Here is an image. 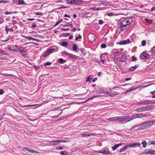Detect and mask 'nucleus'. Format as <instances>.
Listing matches in <instances>:
<instances>
[{"label": "nucleus", "mask_w": 155, "mask_h": 155, "mask_svg": "<svg viewBox=\"0 0 155 155\" xmlns=\"http://www.w3.org/2000/svg\"><path fill=\"white\" fill-rule=\"evenodd\" d=\"M89 41L90 43H93L96 40V36L93 33H90L88 34L87 36Z\"/></svg>", "instance_id": "nucleus-6"}, {"label": "nucleus", "mask_w": 155, "mask_h": 155, "mask_svg": "<svg viewBox=\"0 0 155 155\" xmlns=\"http://www.w3.org/2000/svg\"><path fill=\"white\" fill-rule=\"evenodd\" d=\"M23 148L25 149L26 150H27V151H28L29 152L31 153H38V152L37 151H34L32 150H31L29 149L27 147H24Z\"/></svg>", "instance_id": "nucleus-21"}, {"label": "nucleus", "mask_w": 155, "mask_h": 155, "mask_svg": "<svg viewBox=\"0 0 155 155\" xmlns=\"http://www.w3.org/2000/svg\"><path fill=\"white\" fill-rule=\"evenodd\" d=\"M74 0H66L67 2L68 3L71 5H74Z\"/></svg>", "instance_id": "nucleus-28"}, {"label": "nucleus", "mask_w": 155, "mask_h": 155, "mask_svg": "<svg viewBox=\"0 0 155 155\" xmlns=\"http://www.w3.org/2000/svg\"><path fill=\"white\" fill-rule=\"evenodd\" d=\"M137 66L136 65L134 66H132L129 68V70L130 71H132L134 70L136 68H137Z\"/></svg>", "instance_id": "nucleus-26"}, {"label": "nucleus", "mask_w": 155, "mask_h": 155, "mask_svg": "<svg viewBox=\"0 0 155 155\" xmlns=\"http://www.w3.org/2000/svg\"><path fill=\"white\" fill-rule=\"evenodd\" d=\"M81 135L83 137H87L93 135V134H85L84 133H83Z\"/></svg>", "instance_id": "nucleus-25"}, {"label": "nucleus", "mask_w": 155, "mask_h": 155, "mask_svg": "<svg viewBox=\"0 0 155 155\" xmlns=\"http://www.w3.org/2000/svg\"><path fill=\"white\" fill-rule=\"evenodd\" d=\"M52 64L51 62H47L45 63L44 64L45 66H49Z\"/></svg>", "instance_id": "nucleus-39"}, {"label": "nucleus", "mask_w": 155, "mask_h": 155, "mask_svg": "<svg viewBox=\"0 0 155 155\" xmlns=\"http://www.w3.org/2000/svg\"><path fill=\"white\" fill-rule=\"evenodd\" d=\"M57 149L59 150H62L63 149V148L62 147H57Z\"/></svg>", "instance_id": "nucleus-60"}, {"label": "nucleus", "mask_w": 155, "mask_h": 155, "mask_svg": "<svg viewBox=\"0 0 155 155\" xmlns=\"http://www.w3.org/2000/svg\"><path fill=\"white\" fill-rule=\"evenodd\" d=\"M77 47L76 45H74L73 46V49L74 51H75L77 50Z\"/></svg>", "instance_id": "nucleus-35"}, {"label": "nucleus", "mask_w": 155, "mask_h": 155, "mask_svg": "<svg viewBox=\"0 0 155 155\" xmlns=\"http://www.w3.org/2000/svg\"><path fill=\"white\" fill-rule=\"evenodd\" d=\"M55 50L54 48H49L47 49L46 51L44 52L43 56L44 57H46L49 54H51Z\"/></svg>", "instance_id": "nucleus-8"}, {"label": "nucleus", "mask_w": 155, "mask_h": 155, "mask_svg": "<svg viewBox=\"0 0 155 155\" xmlns=\"http://www.w3.org/2000/svg\"><path fill=\"white\" fill-rule=\"evenodd\" d=\"M140 145V143H130L128 145L125 146L121 148L120 150V152H122L123 151L125 150L129 147L131 148H135L137 147H139Z\"/></svg>", "instance_id": "nucleus-4"}, {"label": "nucleus", "mask_w": 155, "mask_h": 155, "mask_svg": "<svg viewBox=\"0 0 155 155\" xmlns=\"http://www.w3.org/2000/svg\"><path fill=\"white\" fill-rule=\"evenodd\" d=\"M133 21V19L131 18H127L121 20L120 23L121 26L120 28L121 30L123 31L124 30L127 26L130 25Z\"/></svg>", "instance_id": "nucleus-2"}, {"label": "nucleus", "mask_w": 155, "mask_h": 155, "mask_svg": "<svg viewBox=\"0 0 155 155\" xmlns=\"http://www.w3.org/2000/svg\"><path fill=\"white\" fill-rule=\"evenodd\" d=\"M49 101H43L40 104H33V105H24V106H23L24 107H32L34 106H36L37 107H39L40 106H41V105L45 104H46Z\"/></svg>", "instance_id": "nucleus-9"}, {"label": "nucleus", "mask_w": 155, "mask_h": 155, "mask_svg": "<svg viewBox=\"0 0 155 155\" xmlns=\"http://www.w3.org/2000/svg\"><path fill=\"white\" fill-rule=\"evenodd\" d=\"M100 153H102L103 154H107L109 153V150L107 147H105L103 148L101 151L97 152Z\"/></svg>", "instance_id": "nucleus-10"}, {"label": "nucleus", "mask_w": 155, "mask_h": 155, "mask_svg": "<svg viewBox=\"0 0 155 155\" xmlns=\"http://www.w3.org/2000/svg\"><path fill=\"white\" fill-rule=\"evenodd\" d=\"M81 38V36L80 35L78 36V37L75 38V40H76L77 41L78 40V39Z\"/></svg>", "instance_id": "nucleus-53"}, {"label": "nucleus", "mask_w": 155, "mask_h": 155, "mask_svg": "<svg viewBox=\"0 0 155 155\" xmlns=\"http://www.w3.org/2000/svg\"><path fill=\"white\" fill-rule=\"evenodd\" d=\"M101 47L102 48H105L106 47V45L105 44H102L101 45Z\"/></svg>", "instance_id": "nucleus-48"}, {"label": "nucleus", "mask_w": 155, "mask_h": 155, "mask_svg": "<svg viewBox=\"0 0 155 155\" xmlns=\"http://www.w3.org/2000/svg\"><path fill=\"white\" fill-rule=\"evenodd\" d=\"M153 121H148L141 123L139 124V126L141 127L142 129H145L149 128L153 124Z\"/></svg>", "instance_id": "nucleus-5"}, {"label": "nucleus", "mask_w": 155, "mask_h": 155, "mask_svg": "<svg viewBox=\"0 0 155 155\" xmlns=\"http://www.w3.org/2000/svg\"><path fill=\"white\" fill-rule=\"evenodd\" d=\"M61 108V107L58 106L57 108H55L53 109L52 110H54L57 109H59Z\"/></svg>", "instance_id": "nucleus-57"}, {"label": "nucleus", "mask_w": 155, "mask_h": 155, "mask_svg": "<svg viewBox=\"0 0 155 155\" xmlns=\"http://www.w3.org/2000/svg\"><path fill=\"white\" fill-rule=\"evenodd\" d=\"M146 41H145L143 40L142 41L141 44L143 46H145L146 45Z\"/></svg>", "instance_id": "nucleus-43"}, {"label": "nucleus", "mask_w": 155, "mask_h": 155, "mask_svg": "<svg viewBox=\"0 0 155 155\" xmlns=\"http://www.w3.org/2000/svg\"><path fill=\"white\" fill-rule=\"evenodd\" d=\"M130 41L129 39H127L126 40L121 41L119 43L120 45H124L129 44L130 43Z\"/></svg>", "instance_id": "nucleus-13"}, {"label": "nucleus", "mask_w": 155, "mask_h": 155, "mask_svg": "<svg viewBox=\"0 0 155 155\" xmlns=\"http://www.w3.org/2000/svg\"><path fill=\"white\" fill-rule=\"evenodd\" d=\"M142 144H143V148H145L147 145V142L146 141H143L142 142Z\"/></svg>", "instance_id": "nucleus-33"}, {"label": "nucleus", "mask_w": 155, "mask_h": 155, "mask_svg": "<svg viewBox=\"0 0 155 155\" xmlns=\"http://www.w3.org/2000/svg\"><path fill=\"white\" fill-rule=\"evenodd\" d=\"M139 87L140 86H137V87H135V88H130V89H128L127 90H126L125 91L124 93L126 94V93H127L128 92L131 91L136 89L138 88H139Z\"/></svg>", "instance_id": "nucleus-23"}, {"label": "nucleus", "mask_w": 155, "mask_h": 155, "mask_svg": "<svg viewBox=\"0 0 155 155\" xmlns=\"http://www.w3.org/2000/svg\"><path fill=\"white\" fill-rule=\"evenodd\" d=\"M7 48L9 51H17V47L16 45H10L8 46Z\"/></svg>", "instance_id": "nucleus-11"}, {"label": "nucleus", "mask_w": 155, "mask_h": 155, "mask_svg": "<svg viewBox=\"0 0 155 155\" xmlns=\"http://www.w3.org/2000/svg\"><path fill=\"white\" fill-rule=\"evenodd\" d=\"M107 120H109L111 121H117V117H110L109 118H107Z\"/></svg>", "instance_id": "nucleus-20"}, {"label": "nucleus", "mask_w": 155, "mask_h": 155, "mask_svg": "<svg viewBox=\"0 0 155 155\" xmlns=\"http://www.w3.org/2000/svg\"><path fill=\"white\" fill-rule=\"evenodd\" d=\"M61 155H68L67 152L65 151H62L61 153Z\"/></svg>", "instance_id": "nucleus-38"}, {"label": "nucleus", "mask_w": 155, "mask_h": 155, "mask_svg": "<svg viewBox=\"0 0 155 155\" xmlns=\"http://www.w3.org/2000/svg\"><path fill=\"white\" fill-rule=\"evenodd\" d=\"M115 59L118 61L125 62L126 60V57L125 54L119 51L114 49L113 51Z\"/></svg>", "instance_id": "nucleus-1"}, {"label": "nucleus", "mask_w": 155, "mask_h": 155, "mask_svg": "<svg viewBox=\"0 0 155 155\" xmlns=\"http://www.w3.org/2000/svg\"><path fill=\"white\" fill-rule=\"evenodd\" d=\"M18 2L20 5H23L24 3V1L23 0H19Z\"/></svg>", "instance_id": "nucleus-40"}, {"label": "nucleus", "mask_w": 155, "mask_h": 155, "mask_svg": "<svg viewBox=\"0 0 155 155\" xmlns=\"http://www.w3.org/2000/svg\"><path fill=\"white\" fill-rule=\"evenodd\" d=\"M145 153L146 154H153L155 153V150H148V151L145 152Z\"/></svg>", "instance_id": "nucleus-19"}, {"label": "nucleus", "mask_w": 155, "mask_h": 155, "mask_svg": "<svg viewBox=\"0 0 155 155\" xmlns=\"http://www.w3.org/2000/svg\"><path fill=\"white\" fill-rule=\"evenodd\" d=\"M60 63L61 64H63L66 61L65 60H64L61 58H59L58 59Z\"/></svg>", "instance_id": "nucleus-29"}, {"label": "nucleus", "mask_w": 155, "mask_h": 155, "mask_svg": "<svg viewBox=\"0 0 155 155\" xmlns=\"http://www.w3.org/2000/svg\"><path fill=\"white\" fill-rule=\"evenodd\" d=\"M149 143H150V145L153 144L155 145V141L154 140H152L151 141H149Z\"/></svg>", "instance_id": "nucleus-36"}, {"label": "nucleus", "mask_w": 155, "mask_h": 155, "mask_svg": "<svg viewBox=\"0 0 155 155\" xmlns=\"http://www.w3.org/2000/svg\"><path fill=\"white\" fill-rule=\"evenodd\" d=\"M12 13V12H5V14L6 15H8V14H11Z\"/></svg>", "instance_id": "nucleus-52"}, {"label": "nucleus", "mask_w": 155, "mask_h": 155, "mask_svg": "<svg viewBox=\"0 0 155 155\" xmlns=\"http://www.w3.org/2000/svg\"><path fill=\"white\" fill-rule=\"evenodd\" d=\"M117 120L119 122L123 121L122 116L117 117Z\"/></svg>", "instance_id": "nucleus-30"}, {"label": "nucleus", "mask_w": 155, "mask_h": 155, "mask_svg": "<svg viewBox=\"0 0 155 155\" xmlns=\"http://www.w3.org/2000/svg\"><path fill=\"white\" fill-rule=\"evenodd\" d=\"M60 23V22L59 21H58L57 22L55 23V25H54V27L57 26Z\"/></svg>", "instance_id": "nucleus-54"}, {"label": "nucleus", "mask_w": 155, "mask_h": 155, "mask_svg": "<svg viewBox=\"0 0 155 155\" xmlns=\"http://www.w3.org/2000/svg\"><path fill=\"white\" fill-rule=\"evenodd\" d=\"M113 13L112 12H109L107 13V15L109 16H112L113 15Z\"/></svg>", "instance_id": "nucleus-51"}, {"label": "nucleus", "mask_w": 155, "mask_h": 155, "mask_svg": "<svg viewBox=\"0 0 155 155\" xmlns=\"http://www.w3.org/2000/svg\"><path fill=\"white\" fill-rule=\"evenodd\" d=\"M82 1L81 0H74V4L79 5L82 4Z\"/></svg>", "instance_id": "nucleus-18"}, {"label": "nucleus", "mask_w": 155, "mask_h": 155, "mask_svg": "<svg viewBox=\"0 0 155 155\" xmlns=\"http://www.w3.org/2000/svg\"><path fill=\"white\" fill-rule=\"evenodd\" d=\"M23 37H24L26 38H28L29 40H33L37 41H38V40H37V39H35L32 37H27V36H24Z\"/></svg>", "instance_id": "nucleus-27"}, {"label": "nucleus", "mask_w": 155, "mask_h": 155, "mask_svg": "<svg viewBox=\"0 0 155 155\" xmlns=\"http://www.w3.org/2000/svg\"><path fill=\"white\" fill-rule=\"evenodd\" d=\"M149 55L147 53H142L140 55V57L143 59H146L148 58Z\"/></svg>", "instance_id": "nucleus-14"}, {"label": "nucleus", "mask_w": 155, "mask_h": 155, "mask_svg": "<svg viewBox=\"0 0 155 155\" xmlns=\"http://www.w3.org/2000/svg\"><path fill=\"white\" fill-rule=\"evenodd\" d=\"M91 80H92V79L90 78V76H89V77H88L86 79V81L87 82V81H89V82H91Z\"/></svg>", "instance_id": "nucleus-45"}, {"label": "nucleus", "mask_w": 155, "mask_h": 155, "mask_svg": "<svg viewBox=\"0 0 155 155\" xmlns=\"http://www.w3.org/2000/svg\"><path fill=\"white\" fill-rule=\"evenodd\" d=\"M34 68L36 70H37L39 69V67L38 66H37L36 65H34Z\"/></svg>", "instance_id": "nucleus-50"}, {"label": "nucleus", "mask_w": 155, "mask_h": 155, "mask_svg": "<svg viewBox=\"0 0 155 155\" xmlns=\"http://www.w3.org/2000/svg\"><path fill=\"white\" fill-rule=\"evenodd\" d=\"M35 14L36 15H43V13L41 12H37Z\"/></svg>", "instance_id": "nucleus-46"}, {"label": "nucleus", "mask_w": 155, "mask_h": 155, "mask_svg": "<svg viewBox=\"0 0 155 155\" xmlns=\"http://www.w3.org/2000/svg\"><path fill=\"white\" fill-rule=\"evenodd\" d=\"M65 26H67V27H69L70 26L71 27H73V25H72V24H69L68 23H67L66 25H65Z\"/></svg>", "instance_id": "nucleus-47"}, {"label": "nucleus", "mask_w": 155, "mask_h": 155, "mask_svg": "<svg viewBox=\"0 0 155 155\" xmlns=\"http://www.w3.org/2000/svg\"><path fill=\"white\" fill-rule=\"evenodd\" d=\"M150 52L152 54H155V46H153V48L151 49Z\"/></svg>", "instance_id": "nucleus-31"}, {"label": "nucleus", "mask_w": 155, "mask_h": 155, "mask_svg": "<svg viewBox=\"0 0 155 155\" xmlns=\"http://www.w3.org/2000/svg\"><path fill=\"white\" fill-rule=\"evenodd\" d=\"M119 94V93L118 92H115V93H112L111 94V96H114L115 95H118Z\"/></svg>", "instance_id": "nucleus-42"}, {"label": "nucleus", "mask_w": 155, "mask_h": 155, "mask_svg": "<svg viewBox=\"0 0 155 155\" xmlns=\"http://www.w3.org/2000/svg\"><path fill=\"white\" fill-rule=\"evenodd\" d=\"M137 118V114L133 115L132 117H130V120L128 121H130L134 119Z\"/></svg>", "instance_id": "nucleus-22"}, {"label": "nucleus", "mask_w": 155, "mask_h": 155, "mask_svg": "<svg viewBox=\"0 0 155 155\" xmlns=\"http://www.w3.org/2000/svg\"><path fill=\"white\" fill-rule=\"evenodd\" d=\"M7 26H6L5 27V30L6 31V33H8V31H10L11 32H13V29L11 28H7Z\"/></svg>", "instance_id": "nucleus-24"}, {"label": "nucleus", "mask_w": 155, "mask_h": 155, "mask_svg": "<svg viewBox=\"0 0 155 155\" xmlns=\"http://www.w3.org/2000/svg\"><path fill=\"white\" fill-rule=\"evenodd\" d=\"M137 118H140L145 117L147 116V114H143V113L137 114Z\"/></svg>", "instance_id": "nucleus-15"}, {"label": "nucleus", "mask_w": 155, "mask_h": 155, "mask_svg": "<svg viewBox=\"0 0 155 155\" xmlns=\"http://www.w3.org/2000/svg\"><path fill=\"white\" fill-rule=\"evenodd\" d=\"M103 21L101 20H100L99 21V24L100 25L102 24H103Z\"/></svg>", "instance_id": "nucleus-55"}, {"label": "nucleus", "mask_w": 155, "mask_h": 155, "mask_svg": "<svg viewBox=\"0 0 155 155\" xmlns=\"http://www.w3.org/2000/svg\"><path fill=\"white\" fill-rule=\"evenodd\" d=\"M3 94V90L2 89H0V95H2Z\"/></svg>", "instance_id": "nucleus-56"}, {"label": "nucleus", "mask_w": 155, "mask_h": 155, "mask_svg": "<svg viewBox=\"0 0 155 155\" xmlns=\"http://www.w3.org/2000/svg\"><path fill=\"white\" fill-rule=\"evenodd\" d=\"M70 35V34L69 33H66L64 34V35L65 36H69Z\"/></svg>", "instance_id": "nucleus-62"}, {"label": "nucleus", "mask_w": 155, "mask_h": 155, "mask_svg": "<svg viewBox=\"0 0 155 155\" xmlns=\"http://www.w3.org/2000/svg\"><path fill=\"white\" fill-rule=\"evenodd\" d=\"M51 143L50 145L51 146H55L58 145L59 143L61 142H67V141L66 140H53L50 141Z\"/></svg>", "instance_id": "nucleus-7"}, {"label": "nucleus", "mask_w": 155, "mask_h": 155, "mask_svg": "<svg viewBox=\"0 0 155 155\" xmlns=\"http://www.w3.org/2000/svg\"><path fill=\"white\" fill-rule=\"evenodd\" d=\"M150 94L152 95H153L155 94V90L153 91H151L150 92Z\"/></svg>", "instance_id": "nucleus-64"}, {"label": "nucleus", "mask_w": 155, "mask_h": 155, "mask_svg": "<svg viewBox=\"0 0 155 155\" xmlns=\"http://www.w3.org/2000/svg\"><path fill=\"white\" fill-rule=\"evenodd\" d=\"M145 20L147 21V22L151 24L152 23L151 20L150 19L146 18L145 19Z\"/></svg>", "instance_id": "nucleus-44"}, {"label": "nucleus", "mask_w": 155, "mask_h": 155, "mask_svg": "<svg viewBox=\"0 0 155 155\" xmlns=\"http://www.w3.org/2000/svg\"><path fill=\"white\" fill-rule=\"evenodd\" d=\"M139 126V125H135V126H133L132 127H131V128H130L129 130H132V129H134V127H137L138 126Z\"/></svg>", "instance_id": "nucleus-49"}, {"label": "nucleus", "mask_w": 155, "mask_h": 155, "mask_svg": "<svg viewBox=\"0 0 155 155\" xmlns=\"http://www.w3.org/2000/svg\"><path fill=\"white\" fill-rule=\"evenodd\" d=\"M62 45L64 47L67 46L68 45V43L66 42H63L61 43Z\"/></svg>", "instance_id": "nucleus-37"}, {"label": "nucleus", "mask_w": 155, "mask_h": 155, "mask_svg": "<svg viewBox=\"0 0 155 155\" xmlns=\"http://www.w3.org/2000/svg\"><path fill=\"white\" fill-rule=\"evenodd\" d=\"M3 75L5 76H11L12 74H3Z\"/></svg>", "instance_id": "nucleus-59"}, {"label": "nucleus", "mask_w": 155, "mask_h": 155, "mask_svg": "<svg viewBox=\"0 0 155 155\" xmlns=\"http://www.w3.org/2000/svg\"><path fill=\"white\" fill-rule=\"evenodd\" d=\"M123 118V121H125L127 120V122H129L128 120H130V115H127L125 116H122Z\"/></svg>", "instance_id": "nucleus-16"}, {"label": "nucleus", "mask_w": 155, "mask_h": 155, "mask_svg": "<svg viewBox=\"0 0 155 155\" xmlns=\"http://www.w3.org/2000/svg\"><path fill=\"white\" fill-rule=\"evenodd\" d=\"M143 104L144 105L151 104H155V101H154L153 100H146L143 101Z\"/></svg>", "instance_id": "nucleus-12"}, {"label": "nucleus", "mask_w": 155, "mask_h": 155, "mask_svg": "<svg viewBox=\"0 0 155 155\" xmlns=\"http://www.w3.org/2000/svg\"><path fill=\"white\" fill-rule=\"evenodd\" d=\"M154 11H155V7H153L151 9V12H153Z\"/></svg>", "instance_id": "nucleus-61"}, {"label": "nucleus", "mask_w": 155, "mask_h": 155, "mask_svg": "<svg viewBox=\"0 0 155 155\" xmlns=\"http://www.w3.org/2000/svg\"><path fill=\"white\" fill-rule=\"evenodd\" d=\"M121 143H120L119 144H116L115 145H114V146L112 147V150L113 151L115 150L118 147L121 146Z\"/></svg>", "instance_id": "nucleus-17"}, {"label": "nucleus", "mask_w": 155, "mask_h": 155, "mask_svg": "<svg viewBox=\"0 0 155 155\" xmlns=\"http://www.w3.org/2000/svg\"><path fill=\"white\" fill-rule=\"evenodd\" d=\"M92 9H93L94 11H98L101 10V8H92Z\"/></svg>", "instance_id": "nucleus-41"}, {"label": "nucleus", "mask_w": 155, "mask_h": 155, "mask_svg": "<svg viewBox=\"0 0 155 155\" xmlns=\"http://www.w3.org/2000/svg\"><path fill=\"white\" fill-rule=\"evenodd\" d=\"M153 109H155V106H148L146 107H143L140 108H137L135 109V111L137 112H140L145 111H147Z\"/></svg>", "instance_id": "nucleus-3"}, {"label": "nucleus", "mask_w": 155, "mask_h": 155, "mask_svg": "<svg viewBox=\"0 0 155 155\" xmlns=\"http://www.w3.org/2000/svg\"><path fill=\"white\" fill-rule=\"evenodd\" d=\"M132 60L133 61H134L137 60V59H136V58L134 56H132Z\"/></svg>", "instance_id": "nucleus-58"}, {"label": "nucleus", "mask_w": 155, "mask_h": 155, "mask_svg": "<svg viewBox=\"0 0 155 155\" xmlns=\"http://www.w3.org/2000/svg\"><path fill=\"white\" fill-rule=\"evenodd\" d=\"M12 22L13 25H15L17 23V21L15 20H13L12 21Z\"/></svg>", "instance_id": "nucleus-63"}, {"label": "nucleus", "mask_w": 155, "mask_h": 155, "mask_svg": "<svg viewBox=\"0 0 155 155\" xmlns=\"http://www.w3.org/2000/svg\"><path fill=\"white\" fill-rule=\"evenodd\" d=\"M0 54H2L3 55H6V53L5 51L3 50L0 49Z\"/></svg>", "instance_id": "nucleus-34"}, {"label": "nucleus", "mask_w": 155, "mask_h": 155, "mask_svg": "<svg viewBox=\"0 0 155 155\" xmlns=\"http://www.w3.org/2000/svg\"><path fill=\"white\" fill-rule=\"evenodd\" d=\"M99 95H95L92 97H91L89 98H88L86 101H85L84 103H85V102H87V101H89L90 100H91V99H93V98H94L95 97H99Z\"/></svg>", "instance_id": "nucleus-32"}]
</instances>
